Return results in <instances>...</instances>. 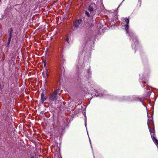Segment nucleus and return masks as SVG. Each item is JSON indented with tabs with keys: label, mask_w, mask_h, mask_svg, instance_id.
Listing matches in <instances>:
<instances>
[{
	"label": "nucleus",
	"mask_w": 158,
	"mask_h": 158,
	"mask_svg": "<svg viewBox=\"0 0 158 158\" xmlns=\"http://www.w3.org/2000/svg\"><path fill=\"white\" fill-rule=\"evenodd\" d=\"M12 33H10L9 35V37L8 38V40L7 41V44L8 45H9L10 43L11 40L12 38Z\"/></svg>",
	"instance_id": "9d476101"
},
{
	"label": "nucleus",
	"mask_w": 158,
	"mask_h": 158,
	"mask_svg": "<svg viewBox=\"0 0 158 158\" xmlns=\"http://www.w3.org/2000/svg\"><path fill=\"white\" fill-rule=\"evenodd\" d=\"M148 129H149L150 132L151 134V136L152 138V139L154 142V143H155V144L156 145V146L157 147V148H158V140L156 138L155 135V130L154 128H153V129H152L149 126V124L148 123Z\"/></svg>",
	"instance_id": "f03ea898"
},
{
	"label": "nucleus",
	"mask_w": 158,
	"mask_h": 158,
	"mask_svg": "<svg viewBox=\"0 0 158 158\" xmlns=\"http://www.w3.org/2000/svg\"><path fill=\"white\" fill-rule=\"evenodd\" d=\"M48 69L47 67L45 68V69L43 72V76L44 78H46L48 77Z\"/></svg>",
	"instance_id": "0eeeda50"
},
{
	"label": "nucleus",
	"mask_w": 158,
	"mask_h": 158,
	"mask_svg": "<svg viewBox=\"0 0 158 158\" xmlns=\"http://www.w3.org/2000/svg\"><path fill=\"white\" fill-rule=\"evenodd\" d=\"M89 141H90V143L91 144V141H90V139H89Z\"/></svg>",
	"instance_id": "aec40b11"
},
{
	"label": "nucleus",
	"mask_w": 158,
	"mask_h": 158,
	"mask_svg": "<svg viewBox=\"0 0 158 158\" xmlns=\"http://www.w3.org/2000/svg\"><path fill=\"white\" fill-rule=\"evenodd\" d=\"M95 6L94 4H93L92 5H90L88 9L89 11L91 12L93 11L94 10L93 6Z\"/></svg>",
	"instance_id": "1a4fd4ad"
},
{
	"label": "nucleus",
	"mask_w": 158,
	"mask_h": 158,
	"mask_svg": "<svg viewBox=\"0 0 158 158\" xmlns=\"http://www.w3.org/2000/svg\"><path fill=\"white\" fill-rule=\"evenodd\" d=\"M148 122H153V119L152 118H151L150 116L148 115Z\"/></svg>",
	"instance_id": "9b49d317"
},
{
	"label": "nucleus",
	"mask_w": 158,
	"mask_h": 158,
	"mask_svg": "<svg viewBox=\"0 0 158 158\" xmlns=\"http://www.w3.org/2000/svg\"><path fill=\"white\" fill-rule=\"evenodd\" d=\"M28 158H34L33 156L30 155L28 156Z\"/></svg>",
	"instance_id": "2eb2a0df"
},
{
	"label": "nucleus",
	"mask_w": 158,
	"mask_h": 158,
	"mask_svg": "<svg viewBox=\"0 0 158 158\" xmlns=\"http://www.w3.org/2000/svg\"><path fill=\"white\" fill-rule=\"evenodd\" d=\"M68 40H69V39H67V40H66V41L68 42Z\"/></svg>",
	"instance_id": "6ab92c4d"
},
{
	"label": "nucleus",
	"mask_w": 158,
	"mask_h": 158,
	"mask_svg": "<svg viewBox=\"0 0 158 158\" xmlns=\"http://www.w3.org/2000/svg\"><path fill=\"white\" fill-rule=\"evenodd\" d=\"M59 91L60 89H58L55 91L53 94H56V95H57V94L59 93Z\"/></svg>",
	"instance_id": "ddd939ff"
},
{
	"label": "nucleus",
	"mask_w": 158,
	"mask_h": 158,
	"mask_svg": "<svg viewBox=\"0 0 158 158\" xmlns=\"http://www.w3.org/2000/svg\"><path fill=\"white\" fill-rule=\"evenodd\" d=\"M129 36L131 37V39L134 42V44H132V47L133 48H135V46L138 44V42L137 39L135 35L133 34L132 33H130L129 34Z\"/></svg>",
	"instance_id": "7ed1b4c3"
},
{
	"label": "nucleus",
	"mask_w": 158,
	"mask_h": 158,
	"mask_svg": "<svg viewBox=\"0 0 158 158\" xmlns=\"http://www.w3.org/2000/svg\"><path fill=\"white\" fill-rule=\"evenodd\" d=\"M41 101L42 103L43 104L44 103V102L47 99V97L46 96L44 95V94L43 93H42L41 94Z\"/></svg>",
	"instance_id": "6e6552de"
},
{
	"label": "nucleus",
	"mask_w": 158,
	"mask_h": 158,
	"mask_svg": "<svg viewBox=\"0 0 158 158\" xmlns=\"http://www.w3.org/2000/svg\"><path fill=\"white\" fill-rule=\"evenodd\" d=\"M129 22V19L127 18H125L123 19L122 20V25L124 26L125 27V29L126 31L127 34H129V31L128 30L129 25L128 24Z\"/></svg>",
	"instance_id": "f257e3e1"
},
{
	"label": "nucleus",
	"mask_w": 158,
	"mask_h": 158,
	"mask_svg": "<svg viewBox=\"0 0 158 158\" xmlns=\"http://www.w3.org/2000/svg\"><path fill=\"white\" fill-rule=\"evenodd\" d=\"M10 33H12L13 32V29L12 28H10Z\"/></svg>",
	"instance_id": "f3484780"
},
{
	"label": "nucleus",
	"mask_w": 158,
	"mask_h": 158,
	"mask_svg": "<svg viewBox=\"0 0 158 158\" xmlns=\"http://www.w3.org/2000/svg\"><path fill=\"white\" fill-rule=\"evenodd\" d=\"M85 14L88 17H89L90 16V15H89V13L86 11H85Z\"/></svg>",
	"instance_id": "4468645a"
},
{
	"label": "nucleus",
	"mask_w": 158,
	"mask_h": 158,
	"mask_svg": "<svg viewBox=\"0 0 158 158\" xmlns=\"http://www.w3.org/2000/svg\"><path fill=\"white\" fill-rule=\"evenodd\" d=\"M87 89L88 91V93L91 94H94V92L96 91L95 89L90 85L88 86Z\"/></svg>",
	"instance_id": "39448f33"
},
{
	"label": "nucleus",
	"mask_w": 158,
	"mask_h": 158,
	"mask_svg": "<svg viewBox=\"0 0 158 158\" xmlns=\"http://www.w3.org/2000/svg\"><path fill=\"white\" fill-rule=\"evenodd\" d=\"M95 94L96 96L100 97H102L104 94H101L98 92H96Z\"/></svg>",
	"instance_id": "f8f14e48"
},
{
	"label": "nucleus",
	"mask_w": 158,
	"mask_h": 158,
	"mask_svg": "<svg viewBox=\"0 0 158 158\" xmlns=\"http://www.w3.org/2000/svg\"><path fill=\"white\" fill-rule=\"evenodd\" d=\"M56 99V95L53 93L51 94L49 97V100L52 103L53 102H55Z\"/></svg>",
	"instance_id": "20e7f679"
},
{
	"label": "nucleus",
	"mask_w": 158,
	"mask_h": 158,
	"mask_svg": "<svg viewBox=\"0 0 158 158\" xmlns=\"http://www.w3.org/2000/svg\"><path fill=\"white\" fill-rule=\"evenodd\" d=\"M82 22V19H79L77 20L74 23V27L76 28L79 27V26L81 25Z\"/></svg>",
	"instance_id": "423d86ee"
},
{
	"label": "nucleus",
	"mask_w": 158,
	"mask_h": 158,
	"mask_svg": "<svg viewBox=\"0 0 158 158\" xmlns=\"http://www.w3.org/2000/svg\"><path fill=\"white\" fill-rule=\"evenodd\" d=\"M46 62L45 61V62H44V67H45V68L46 67Z\"/></svg>",
	"instance_id": "a211bd4d"
},
{
	"label": "nucleus",
	"mask_w": 158,
	"mask_h": 158,
	"mask_svg": "<svg viewBox=\"0 0 158 158\" xmlns=\"http://www.w3.org/2000/svg\"><path fill=\"white\" fill-rule=\"evenodd\" d=\"M85 127L86 126V116H85Z\"/></svg>",
	"instance_id": "dca6fc26"
}]
</instances>
